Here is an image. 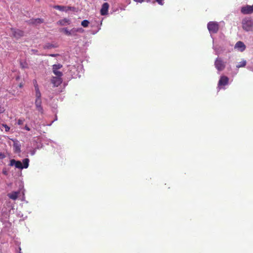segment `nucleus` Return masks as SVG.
Segmentation results:
<instances>
[{
    "mask_svg": "<svg viewBox=\"0 0 253 253\" xmlns=\"http://www.w3.org/2000/svg\"><path fill=\"white\" fill-rule=\"evenodd\" d=\"M207 27L211 34L216 33L219 29V25L217 22H210L208 23Z\"/></svg>",
    "mask_w": 253,
    "mask_h": 253,
    "instance_id": "nucleus-5",
    "label": "nucleus"
},
{
    "mask_svg": "<svg viewBox=\"0 0 253 253\" xmlns=\"http://www.w3.org/2000/svg\"><path fill=\"white\" fill-rule=\"evenodd\" d=\"M241 12L244 14H249L253 12V5L252 6L246 5L242 6L241 8Z\"/></svg>",
    "mask_w": 253,
    "mask_h": 253,
    "instance_id": "nucleus-9",
    "label": "nucleus"
},
{
    "mask_svg": "<svg viewBox=\"0 0 253 253\" xmlns=\"http://www.w3.org/2000/svg\"><path fill=\"white\" fill-rule=\"evenodd\" d=\"M2 126L4 128L5 131L8 132L10 130V127L6 124H2Z\"/></svg>",
    "mask_w": 253,
    "mask_h": 253,
    "instance_id": "nucleus-27",
    "label": "nucleus"
},
{
    "mask_svg": "<svg viewBox=\"0 0 253 253\" xmlns=\"http://www.w3.org/2000/svg\"><path fill=\"white\" fill-rule=\"evenodd\" d=\"M163 0H156V1L160 5H163V2L162 1Z\"/></svg>",
    "mask_w": 253,
    "mask_h": 253,
    "instance_id": "nucleus-31",
    "label": "nucleus"
},
{
    "mask_svg": "<svg viewBox=\"0 0 253 253\" xmlns=\"http://www.w3.org/2000/svg\"><path fill=\"white\" fill-rule=\"evenodd\" d=\"M10 31L11 32V36L16 39H19L24 35V31L18 29L11 28Z\"/></svg>",
    "mask_w": 253,
    "mask_h": 253,
    "instance_id": "nucleus-7",
    "label": "nucleus"
},
{
    "mask_svg": "<svg viewBox=\"0 0 253 253\" xmlns=\"http://www.w3.org/2000/svg\"><path fill=\"white\" fill-rule=\"evenodd\" d=\"M29 159L25 158L23 160V164L20 161H16L14 159L10 160L9 166L11 167L14 166L16 168L19 169H27L29 167Z\"/></svg>",
    "mask_w": 253,
    "mask_h": 253,
    "instance_id": "nucleus-1",
    "label": "nucleus"
},
{
    "mask_svg": "<svg viewBox=\"0 0 253 253\" xmlns=\"http://www.w3.org/2000/svg\"><path fill=\"white\" fill-rule=\"evenodd\" d=\"M44 22V19L42 18H32L30 19L28 23L29 24L38 26Z\"/></svg>",
    "mask_w": 253,
    "mask_h": 253,
    "instance_id": "nucleus-12",
    "label": "nucleus"
},
{
    "mask_svg": "<svg viewBox=\"0 0 253 253\" xmlns=\"http://www.w3.org/2000/svg\"><path fill=\"white\" fill-rule=\"evenodd\" d=\"M246 64H247V62L246 60H243L242 61H241V62H240L237 65H236V67L237 68H241V67H245L246 65Z\"/></svg>",
    "mask_w": 253,
    "mask_h": 253,
    "instance_id": "nucleus-23",
    "label": "nucleus"
},
{
    "mask_svg": "<svg viewBox=\"0 0 253 253\" xmlns=\"http://www.w3.org/2000/svg\"><path fill=\"white\" fill-rule=\"evenodd\" d=\"M19 250L20 251H21V248L20 247L19 248Z\"/></svg>",
    "mask_w": 253,
    "mask_h": 253,
    "instance_id": "nucleus-37",
    "label": "nucleus"
},
{
    "mask_svg": "<svg viewBox=\"0 0 253 253\" xmlns=\"http://www.w3.org/2000/svg\"><path fill=\"white\" fill-rule=\"evenodd\" d=\"M31 54H37V55H39V51L37 49H32L31 50Z\"/></svg>",
    "mask_w": 253,
    "mask_h": 253,
    "instance_id": "nucleus-28",
    "label": "nucleus"
},
{
    "mask_svg": "<svg viewBox=\"0 0 253 253\" xmlns=\"http://www.w3.org/2000/svg\"><path fill=\"white\" fill-rule=\"evenodd\" d=\"M234 48L237 49L240 52H243L246 49V46L243 42L238 41L236 43Z\"/></svg>",
    "mask_w": 253,
    "mask_h": 253,
    "instance_id": "nucleus-14",
    "label": "nucleus"
},
{
    "mask_svg": "<svg viewBox=\"0 0 253 253\" xmlns=\"http://www.w3.org/2000/svg\"><path fill=\"white\" fill-rule=\"evenodd\" d=\"M56 47H57V46L55 44L50 43H47L43 46V48L44 49H51L53 48H55Z\"/></svg>",
    "mask_w": 253,
    "mask_h": 253,
    "instance_id": "nucleus-20",
    "label": "nucleus"
},
{
    "mask_svg": "<svg viewBox=\"0 0 253 253\" xmlns=\"http://www.w3.org/2000/svg\"><path fill=\"white\" fill-rule=\"evenodd\" d=\"M13 141V151L15 153H19L21 152V145L20 142L17 139L12 140Z\"/></svg>",
    "mask_w": 253,
    "mask_h": 253,
    "instance_id": "nucleus-11",
    "label": "nucleus"
},
{
    "mask_svg": "<svg viewBox=\"0 0 253 253\" xmlns=\"http://www.w3.org/2000/svg\"><path fill=\"white\" fill-rule=\"evenodd\" d=\"M109 5L107 2L104 3L100 10V14L101 15H106L108 14V10Z\"/></svg>",
    "mask_w": 253,
    "mask_h": 253,
    "instance_id": "nucleus-17",
    "label": "nucleus"
},
{
    "mask_svg": "<svg viewBox=\"0 0 253 253\" xmlns=\"http://www.w3.org/2000/svg\"><path fill=\"white\" fill-rule=\"evenodd\" d=\"M243 29L247 31H253V20L251 18H245L242 22Z\"/></svg>",
    "mask_w": 253,
    "mask_h": 253,
    "instance_id": "nucleus-2",
    "label": "nucleus"
},
{
    "mask_svg": "<svg viewBox=\"0 0 253 253\" xmlns=\"http://www.w3.org/2000/svg\"><path fill=\"white\" fill-rule=\"evenodd\" d=\"M33 83L34 84V90H35V97L36 98L42 97V94L40 90L39 86L38 84L37 80H34L33 81Z\"/></svg>",
    "mask_w": 253,
    "mask_h": 253,
    "instance_id": "nucleus-10",
    "label": "nucleus"
},
{
    "mask_svg": "<svg viewBox=\"0 0 253 253\" xmlns=\"http://www.w3.org/2000/svg\"><path fill=\"white\" fill-rule=\"evenodd\" d=\"M135 2L137 3H142L144 1H146L147 2H149L150 0H133Z\"/></svg>",
    "mask_w": 253,
    "mask_h": 253,
    "instance_id": "nucleus-29",
    "label": "nucleus"
},
{
    "mask_svg": "<svg viewBox=\"0 0 253 253\" xmlns=\"http://www.w3.org/2000/svg\"><path fill=\"white\" fill-rule=\"evenodd\" d=\"M229 78L225 76H222L220 77V78L219 80L218 84V87H220V86H224L227 85L228 84Z\"/></svg>",
    "mask_w": 253,
    "mask_h": 253,
    "instance_id": "nucleus-13",
    "label": "nucleus"
},
{
    "mask_svg": "<svg viewBox=\"0 0 253 253\" xmlns=\"http://www.w3.org/2000/svg\"><path fill=\"white\" fill-rule=\"evenodd\" d=\"M212 48H213V49L214 51L215 55H218L220 54H221V51L219 50H220V46L219 47H217V46H215V45H214L213 44V46H212Z\"/></svg>",
    "mask_w": 253,
    "mask_h": 253,
    "instance_id": "nucleus-21",
    "label": "nucleus"
},
{
    "mask_svg": "<svg viewBox=\"0 0 253 253\" xmlns=\"http://www.w3.org/2000/svg\"><path fill=\"white\" fill-rule=\"evenodd\" d=\"M219 50L221 51V53L222 52H223L224 49H223V47L220 46V50Z\"/></svg>",
    "mask_w": 253,
    "mask_h": 253,
    "instance_id": "nucleus-35",
    "label": "nucleus"
},
{
    "mask_svg": "<svg viewBox=\"0 0 253 253\" xmlns=\"http://www.w3.org/2000/svg\"><path fill=\"white\" fill-rule=\"evenodd\" d=\"M5 155H4V154L0 152V159H3L4 158H5Z\"/></svg>",
    "mask_w": 253,
    "mask_h": 253,
    "instance_id": "nucleus-30",
    "label": "nucleus"
},
{
    "mask_svg": "<svg viewBox=\"0 0 253 253\" xmlns=\"http://www.w3.org/2000/svg\"><path fill=\"white\" fill-rule=\"evenodd\" d=\"M42 104V97L36 98L35 105L36 110L40 114L43 115L44 114V110Z\"/></svg>",
    "mask_w": 253,
    "mask_h": 253,
    "instance_id": "nucleus-6",
    "label": "nucleus"
},
{
    "mask_svg": "<svg viewBox=\"0 0 253 253\" xmlns=\"http://www.w3.org/2000/svg\"><path fill=\"white\" fill-rule=\"evenodd\" d=\"M62 67V65L60 64H54L52 66V72L56 76L62 77L63 76L62 72L59 71Z\"/></svg>",
    "mask_w": 253,
    "mask_h": 253,
    "instance_id": "nucleus-8",
    "label": "nucleus"
},
{
    "mask_svg": "<svg viewBox=\"0 0 253 253\" xmlns=\"http://www.w3.org/2000/svg\"><path fill=\"white\" fill-rule=\"evenodd\" d=\"M53 8L55 9L61 11H68L69 10H72L73 7L71 6H65L59 5H56L53 6Z\"/></svg>",
    "mask_w": 253,
    "mask_h": 253,
    "instance_id": "nucleus-15",
    "label": "nucleus"
},
{
    "mask_svg": "<svg viewBox=\"0 0 253 253\" xmlns=\"http://www.w3.org/2000/svg\"><path fill=\"white\" fill-rule=\"evenodd\" d=\"M25 119L23 118H19L16 122V124L20 126H23Z\"/></svg>",
    "mask_w": 253,
    "mask_h": 253,
    "instance_id": "nucleus-22",
    "label": "nucleus"
},
{
    "mask_svg": "<svg viewBox=\"0 0 253 253\" xmlns=\"http://www.w3.org/2000/svg\"><path fill=\"white\" fill-rule=\"evenodd\" d=\"M214 66L218 71H223L226 66V62L219 57L216 58L214 61Z\"/></svg>",
    "mask_w": 253,
    "mask_h": 253,
    "instance_id": "nucleus-4",
    "label": "nucleus"
},
{
    "mask_svg": "<svg viewBox=\"0 0 253 253\" xmlns=\"http://www.w3.org/2000/svg\"><path fill=\"white\" fill-rule=\"evenodd\" d=\"M62 31H63L64 34L68 36H77V33H83L84 30L82 28H73L71 30H69L67 28H64L62 29Z\"/></svg>",
    "mask_w": 253,
    "mask_h": 253,
    "instance_id": "nucleus-3",
    "label": "nucleus"
},
{
    "mask_svg": "<svg viewBox=\"0 0 253 253\" xmlns=\"http://www.w3.org/2000/svg\"><path fill=\"white\" fill-rule=\"evenodd\" d=\"M20 66L22 68H28V64L26 62H20Z\"/></svg>",
    "mask_w": 253,
    "mask_h": 253,
    "instance_id": "nucleus-26",
    "label": "nucleus"
},
{
    "mask_svg": "<svg viewBox=\"0 0 253 253\" xmlns=\"http://www.w3.org/2000/svg\"><path fill=\"white\" fill-rule=\"evenodd\" d=\"M89 23V21L88 20H84L82 22L81 25L84 27H88Z\"/></svg>",
    "mask_w": 253,
    "mask_h": 253,
    "instance_id": "nucleus-24",
    "label": "nucleus"
},
{
    "mask_svg": "<svg viewBox=\"0 0 253 253\" xmlns=\"http://www.w3.org/2000/svg\"><path fill=\"white\" fill-rule=\"evenodd\" d=\"M48 55L50 56H51V57H57V56H58V54H50Z\"/></svg>",
    "mask_w": 253,
    "mask_h": 253,
    "instance_id": "nucleus-33",
    "label": "nucleus"
},
{
    "mask_svg": "<svg viewBox=\"0 0 253 253\" xmlns=\"http://www.w3.org/2000/svg\"><path fill=\"white\" fill-rule=\"evenodd\" d=\"M19 128L21 129H25L27 131H30L31 130L30 128L27 125L23 126H20Z\"/></svg>",
    "mask_w": 253,
    "mask_h": 253,
    "instance_id": "nucleus-25",
    "label": "nucleus"
},
{
    "mask_svg": "<svg viewBox=\"0 0 253 253\" xmlns=\"http://www.w3.org/2000/svg\"><path fill=\"white\" fill-rule=\"evenodd\" d=\"M34 154H35V152H32V155H34Z\"/></svg>",
    "mask_w": 253,
    "mask_h": 253,
    "instance_id": "nucleus-36",
    "label": "nucleus"
},
{
    "mask_svg": "<svg viewBox=\"0 0 253 253\" xmlns=\"http://www.w3.org/2000/svg\"><path fill=\"white\" fill-rule=\"evenodd\" d=\"M4 111V109H3V108L1 107V106H0V113H2Z\"/></svg>",
    "mask_w": 253,
    "mask_h": 253,
    "instance_id": "nucleus-34",
    "label": "nucleus"
},
{
    "mask_svg": "<svg viewBox=\"0 0 253 253\" xmlns=\"http://www.w3.org/2000/svg\"><path fill=\"white\" fill-rule=\"evenodd\" d=\"M20 193V191H14L12 193L8 194L7 196L8 197L13 200H15L17 199L18 195Z\"/></svg>",
    "mask_w": 253,
    "mask_h": 253,
    "instance_id": "nucleus-19",
    "label": "nucleus"
},
{
    "mask_svg": "<svg viewBox=\"0 0 253 253\" xmlns=\"http://www.w3.org/2000/svg\"><path fill=\"white\" fill-rule=\"evenodd\" d=\"M71 23V21L70 19L68 18H64L63 19L60 20L57 22V24L60 26H66L70 25Z\"/></svg>",
    "mask_w": 253,
    "mask_h": 253,
    "instance_id": "nucleus-18",
    "label": "nucleus"
},
{
    "mask_svg": "<svg viewBox=\"0 0 253 253\" xmlns=\"http://www.w3.org/2000/svg\"><path fill=\"white\" fill-rule=\"evenodd\" d=\"M2 173L5 175H7V174H8L7 171L5 169H3Z\"/></svg>",
    "mask_w": 253,
    "mask_h": 253,
    "instance_id": "nucleus-32",
    "label": "nucleus"
},
{
    "mask_svg": "<svg viewBox=\"0 0 253 253\" xmlns=\"http://www.w3.org/2000/svg\"><path fill=\"white\" fill-rule=\"evenodd\" d=\"M62 79L61 77H54L51 79V83L53 84L54 86H58L62 83Z\"/></svg>",
    "mask_w": 253,
    "mask_h": 253,
    "instance_id": "nucleus-16",
    "label": "nucleus"
}]
</instances>
